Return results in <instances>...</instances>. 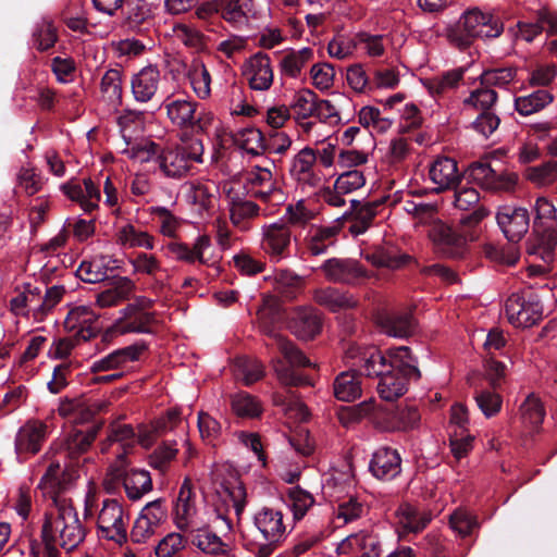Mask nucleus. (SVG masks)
<instances>
[{
  "instance_id": "nucleus-33",
  "label": "nucleus",
  "mask_w": 557,
  "mask_h": 557,
  "mask_svg": "<svg viewBox=\"0 0 557 557\" xmlns=\"http://www.w3.org/2000/svg\"><path fill=\"white\" fill-rule=\"evenodd\" d=\"M431 520L429 511L411 504H401L396 511V523L401 533H418Z\"/></svg>"
},
{
  "instance_id": "nucleus-54",
  "label": "nucleus",
  "mask_w": 557,
  "mask_h": 557,
  "mask_svg": "<svg viewBox=\"0 0 557 557\" xmlns=\"http://www.w3.org/2000/svg\"><path fill=\"white\" fill-rule=\"evenodd\" d=\"M534 228L537 231H548L554 227L557 219V210L554 203L546 197H537L534 206Z\"/></svg>"
},
{
  "instance_id": "nucleus-19",
  "label": "nucleus",
  "mask_w": 557,
  "mask_h": 557,
  "mask_svg": "<svg viewBox=\"0 0 557 557\" xmlns=\"http://www.w3.org/2000/svg\"><path fill=\"white\" fill-rule=\"evenodd\" d=\"M243 75L252 90H269L274 79L270 57L262 52L252 54L243 64Z\"/></svg>"
},
{
  "instance_id": "nucleus-39",
  "label": "nucleus",
  "mask_w": 557,
  "mask_h": 557,
  "mask_svg": "<svg viewBox=\"0 0 557 557\" xmlns=\"http://www.w3.org/2000/svg\"><path fill=\"white\" fill-rule=\"evenodd\" d=\"M185 76L199 100H207L211 96V74L206 64L198 59L188 65Z\"/></svg>"
},
{
  "instance_id": "nucleus-40",
  "label": "nucleus",
  "mask_w": 557,
  "mask_h": 557,
  "mask_svg": "<svg viewBox=\"0 0 557 557\" xmlns=\"http://www.w3.org/2000/svg\"><path fill=\"white\" fill-rule=\"evenodd\" d=\"M270 342L269 348L277 349L289 363L290 367H311L310 360L286 337L275 331L264 330Z\"/></svg>"
},
{
  "instance_id": "nucleus-28",
  "label": "nucleus",
  "mask_w": 557,
  "mask_h": 557,
  "mask_svg": "<svg viewBox=\"0 0 557 557\" xmlns=\"http://www.w3.org/2000/svg\"><path fill=\"white\" fill-rule=\"evenodd\" d=\"M191 534V543L203 554L207 555H226L231 550V545L225 535L220 536L208 527V520L202 522L198 529L188 532Z\"/></svg>"
},
{
  "instance_id": "nucleus-8",
  "label": "nucleus",
  "mask_w": 557,
  "mask_h": 557,
  "mask_svg": "<svg viewBox=\"0 0 557 557\" xmlns=\"http://www.w3.org/2000/svg\"><path fill=\"white\" fill-rule=\"evenodd\" d=\"M271 168L255 165L246 173V188L248 193L271 206H278L284 202L285 196L275 178Z\"/></svg>"
},
{
  "instance_id": "nucleus-46",
  "label": "nucleus",
  "mask_w": 557,
  "mask_h": 557,
  "mask_svg": "<svg viewBox=\"0 0 557 557\" xmlns=\"http://www.w3.org/2000/svg\"><path fill=\"white\" fill-rule=\"evenodd\" d=\"M125 147L121 150L128 159L139 163H146L156 160L159 153V146L149 139H135L127 137L124 140Z\"/></svg>"
},
{
  "instance_id": "nucleus-50",
  "label": "nucleus",
  "mask_w": 557,
  "mask_h": 557,
  "mask_svg": "<svg viewBox=\"0 0 557 557\" xmlns=\"http://www.w3.org/2000/svg\"><path fill=\"white\" fill-rule=\"evenodd\" d=\"M102 409V403L97 399H78L60 408L62 414L71 413L75 423H85Z\"/></svg>"
},
{
  "instance_id": "nucleus-55",
  "label": "nucleus",
  "mask_w": 557,
  "mask_h": 557,
  "mask_svg": "<svg viewBox=\"0 0 557 557\" xmlns=\"http://www.w3.org/2000/svg\"><path fill=\"white\" fill-rule=\"evenodd\" d=\"M234 374L245 385H251L264 375V367L257 359L239 357L234 363Z\"/></svg>"
},
{
  "instance_id": "nucleus-43",
  "label": "nucleus",
  "mask_w": 557,
  "mask_h": 557,
  "mask_svg": "<svg viewBox=\"0 0 557 557\" xmlns=\"http://www.w3.org/2000/svg\"><path fill=\"white\" fill-rule=\"evenodd\" d=\"M333 392L341 401H354L361 396V381L354 370L344 371L335 377Z\"/></svg>"
},
{
  "instance_id": "nucleus-56",
  "label": "nucleus",
  "mask_w": 557,
  "mask_h": 557,
  "mask_svg": "<svg viewBox=\"0 0 557 557\" xmlns=\"http://www.w3.org/2000/svg\"><path fill=\"white\" fill-rule=\"evenodd\" d=\"M383 411L384 409L376 407L374 399L371 398L343 411L339 420L346 426L362 419H369L374 424V418Z\"/></svg>"
},
{
  "instance_id": "nucleus-21",
  "label": "nucleus",
  "mask_w": 557,
  "mask_h": 557,
  "mask_svg": "<svg viewBox=\"0 0 557 557\" xmlns=\"http://www.w3.org/2000/svg\"><path fill=\"white\" fill-rule=\"evenodd\" d=\"M460 177L457 162L453 158L441 156L429 164L428 180L436 193L455 189Z\"/></svg>"
},
{
  "instance_id": "nucleus-60",
  "label": "nucleus",
  "mask_w": 557,
  "mask_h": 557,
  "mask_svg": "<svg viewBox=\"0 0 557 557\" xmlns=\"http://www.w3.org/2000/svg\"><path fill=\"white\" fill-rule=\"evenodd\" d=\"M317 100V94L308 88L296 91L290 102V109L296 119L307 121L310 116H313Z\"/></svg>"
},
{
  "instance_id": "nucleus-37",
  "label": "nucleus",
  "mask_w": 557,
  "mask_h": 557,
  "mask_svg": "<svg viewBox=\"0 0 557 557\" xmlns=\"http://www.w3.org/2000/svg\"><path fill=\"white\" fill-rule=\"evenodd\" d=\"M115 242L124 249L144 248L150 250L154 247V238L148 232L131 223L117 226Z\"/></svg>"
},
{
  "instance_id": "nucleus-34",
  "label": "nucleus",
  "mask_w": 557,
  "mask_h": 557,
  "mask_svg": "<svg viewBox=\"0 0 557 557\" xmlns=\"http://www.w3.org/2000/svg\"><path fill=\"white\" fill-rule=\"evenodd\" d=\"M215 194L216 188L212 183L193 181L184 185L185 200L200 214L213 207Z\"/></svg>"
},
{
  "instance_id": "nucleus-45",
  "label": "nucleus",
  "mask_w": 557,
  "mask_h": 557,
  "mask_svg": "<svg viewBox=\"0 0 557 557\" xmlns=\"http://www.w3.org/2000/svg\"><path fill=\"white\" fill-rule=\"evenodd\" d=\"M134 283L122 277L117 280L110 288L99 293L96 298V304L100 308H109L119 305L120 302L128 299L134 293Z\"/></svg>"
},
{
  "instance_id": "nucleus-17",
  "label": "nucleus",
  "mask_w": 557,
  "mask_h": 557,
  "mask_svg": "<svg viewBox=\"0 0 557 557\" xmlns=\"http://www.w3.org/2000/svg\"><path fill=\"white\" fill-rule=\"evenodd\" d=\"M469 178L482 188L493 191H510L517 184L515 173H497L488 163L475 162L468 170Z\"/></svg>"
},
{
  "instance_id": "nucleus-25",
  "label": "nucleus",
  "mask_w": 557,
  "mask_h": 557,
  "mask_svg": "<svg viewBox=\"0 0 557 557\" xmlns=\"http://www.w3.org/2000/svg\"><path fill=\"white\" fill-rule=\"evenodd\" d=\"M369 469L380 480H393L401 472L400 455L396 449L381 447L374 451Z\"/></svg>"
},
{
  "instance_id": "nucleus-23",
  "label": "nucleus",
  "mask_w": 557,
  "mask_h": 557,
  "mask_svg": "<svg viewBox=\"0 0 557 557\" xmlns=\"http://www.w3.org/2000/svg\"><path fill=\"white\" fill-rule=\"evenodd\" d=\"M317 153L310 147L301 149L293 159L290 175L301 185L318 187L322 182V174L315 168Z\"/></svg>"
},
{
  "instance_id": "nucleus-6",
  "label": "nucleus",
  "mask_w": 557,
  "mask_h": 557,
  "mask_svg": "<svg viewBox=\"0 0 557 557\" xmlns=\"http://www.w3.org/2000/svg\"><path fill=\"white\" fill-rule=\"evenodd\" d=\"M198 504L197 494L193 491L191 484L185 480L178 491L173 506V522L175 527L185 533L198 529L207 519L206 512Z\"/></svg>"
},
{
  "instance_id": "nucleus-27",
  "label": "nucleus",
  "mask_w": 557,
  "mask_h": 557,
  "mask_svg": "<svg viewBox=\"0 0 557 557\" xmlns=\"http://www.w3.org/2000/svg\"><path fill=\"white\" fill-rule=\"evenodd\" d=\"M11 310L16 315H33L35 319L42 317L41 287L26 283L22 290L11 301Z\"/></svg>"
},
{
  "instance_id": "nucleus-59",
  "label": "nucleus",
  "mask_w": 557,
  "mask_h": 557,
  "mask_svg": "<svg viewBox=\"0 0 557 557\" xmlns=\"http://www.w3.org/2000/svg\"><path fill=\"white\" fill-rule=\"evenodd\" d=\"M497 92L487 86L473 89L462 103L466 109L478 110L481 113L491 112V109L497 101Z\"/></svg>"
},
{
  "instance_id": "nucleus-13",
  "label": "nucleus",
  "mask_w": 557,
  "mask_h": 557,
  "mask_svg": "<svg viewBox=\"0 0 557 557\" xmlns=\"http://www.w3.org/2000/svg\"><path fill=\"white\" fill-rule=\"evenodd\" d=\"M508 321L517 327H530L543 317V306L535 295L528 298L519 294L509 296L505 304Z\"/></svg>"
},
{
  "instance_id": "nucleus-1",
  "label": "nucleus",
  "mask_w": 557,
  "mask_h": 557,
  "mask_svg": "<svg viewBox=\"0 0 557 557\" xmlns=\"http://www.w3.org/2000/svg\"><path fill=\"white\" fill-rule=\"evenodd\" d=\"M351 367L367 376L379 377L377 393L386 401H393L407 392L409 380H418L420 371L407 346L389 348L383 354L370 348L361 350L351 346L346 352Z\"/></svg>"
},
{
  "instance_id": "nucleus-12",
  "label": "nucleus",
  "mask_w": 557,
  "mask_h": 557,
  "mask_svg": "<svg viewBox=\"0 0 557 557\" xmlns=\"http://www.w3.org/2000/svg\"><path fill=\"white\" fill-rule=\"evenodd\" d=\"M351 486L352 480L350 475L343 474L339 476H332L323 485L324 493L338 500L335 517L338 520H343V523H348L358 519L363 511L361 503L352 496H348L347 499H341L342 494L348 493Z\"/></svg>"
},
{
  "instance_id": "nucleus-44",
  "label": "nucleus",
  "mask_w": 557,
  "mask_h": 557,
  "mask_svg": "<svg viewBox=\"0 0 557 557\" xmlns=\"http://www.w3.org/2000/svg\"><path fill=\"white\" fill-rule=\"evenodd\" d=\"M317 304L332 310L338 311L346 308H352L357 300L349 294L335 287H325L317 289L313 294Z\"/></svg>"
},
{
  "instance_id": "nucleus-64",
  "label": "nucleus",
  "mask_w": 557,
  "mask_h": 557,
  "mask_svg": "<svg viewBox=\"0 0 557 557\" xmlns=\"http://www.w3.org/2000/svg\"><path fill=\"white\" fill-rule=\"evenodd\" d=\"M377 203L368 202L356 210L349 226L350 233L355 236L363 234L371 226L374 218L377 214Z\"/></svg>"
},
{
  "instance_id": "nucleus-52",
  "label": "nucleus",
  "mask_w": 557,
  "mask_h": 557,
  "mask_svg": "<svg viewBox=\"0 0 557 557\" xmlns=\"http://www.w3.org/2000/svg\"><path fill=\"white\" fill-rule=\"evenodd\" d=\"M521 421L529 432L536 431L542 424L545 410L537 397L529 395L520 407Z\"/></svg>"
},
{
  "instance_id": "nucleus-36",
  "label": "nucleus",
  "mask_w": 557,
  "mask_h": 557,
  "mask_svg": "<svg viewBox=\"0 0 557 557\" xmlns=\"http://www.w3.org/2000/svg\"><path fill=\"white\" fill-rule=\"evenodd\" d=\"M215 10H221L222 17L236 27H242L256 17L253 0H224Z\"/></svg>"
},
{
  "instance_id": "nucleus-10",
  "label": "nucleus",
  "mask_w": 557,
  "mask_h": 557,
  "mask_svg": "<svg viewBox=\"0 0 557 557\" xmlns=\"http://www.w3.org/2000/svg\"><path fill=\"white\" fill-rule=\"evenodd\" d=\"M128 516L115 499H107L98 515L97 527L101 539L122 545L127 541Z\"/></svg>"
},
{
  "instance_id": "nucleus-31",
  "label": "nucleus",
  "mask_w": 557,
  "mask_h": 557,
  "mask_svg": "<svg viewBox=\"0 0 557 557\" xmlns=\"http://www.w3.org/2000/svg\"><path fill=\"white\" fill-rule=\"evenodd\" d=\"M467 72L463 66L447 70L433 77L422 79V85L433 98H441L456 90Z\"/></svg>"
},
{
  "instance_id": "nucleus-38",
  "label": "nucleus",
  "mask_w": 557,
  "mask_h": 557,
  "mask_svg": "<svg viewBox=\"0 0 557 557\" xmlns=\"http://www.w3.org/2000/svg\"><path fill=\"white\" fill-rule=\"evenodd\" d=\"M289 326L299 338L311 339L321 330V319L314 309L300 308L292 317Z\"/></svg>"
},
{
  "instance_id": "nucleus-16",
  "label": "nucleus",
  "mask_w": 557,
  "mask_h": 557,
  "mask_svg": "<svg viewBox=\"0 0 557 557\" xmlns=\"http://www.w3.org/2000/svg\"><path fill=\"white\" fill-rule=\"evenodd\" d=\"M320 269L324 277L337 284L357 285L367 276V271L354 259L330 258Z\"/></svg>"
},
{
  "instance_id": "nucleus-58",
  "label": "nucleus",
  "mask_w": 557,
  "mask_h": 557,
  "mask_svg": "<svg viewBox=\"0 0 557 557\" xmlns=\"http://www.w3.org/2000/svg\"><path fill=\"white\" fill-rule=\"evenodd\" d=\"M172 37L174 41L196 51H200L206 47L205 35L198 28L191 25H174L172 28Z\"/></svg>"
},
{
  "instance_id": "nucleus-57",
  "label": "nucleus",
  "mask_w": 557,
  "mask_h": 557,
  "mask_svg": "<svg viewBox=\"0 0 557 557\" xmlns=\"http://www.w3.org/2000/svg\"><path fill=\"white\" fill-rule=\"evenodd\" d=\"M231 406L234 413L242 418L253 419L260 417L262 413L260 400L246 392H239L233 395Z\"/></svg>"
},
{
  "instance_id": "nucleus-14",
  "label": "nucleus",
  "mask_w": 557,
  "mask_h": 557,
  "mask_svg": "<svg viewBox=\"0 0 557 557\" xmlns=\"http://www.w3.org/2000/svg\"><path fill=\"white\" fill-rule=\"evenodd\" d=\"M354 113L352 99L343 92H334L330 98L318 97L313 116L322 123L336 126L349 122Z\"/></svg>"
},
{
  "instance_id": "nucleus-15",
  "label": "nucleus",
  "mask_w": 557,
  "mask_h": 557,
  "mask_svg": "<svg viewBox=\"0 0 557 557\" xmlns=\"http://www.w3.org/2000/svg\"><path fill=\"white\" fill-rule=\"evenodd\" d=\"M420 413L414 406H397L376 414L374 425L384 432H407L418 426Z\"/></svg>"
},
{
  "instance_id": "nucleus-63",
  "label": "nucleus",
  "mask_w": 557,
  "mask_h": 557,
  "mask_svg": "<svg viewBox=\"0 0 557 557\" xmlns=\"http://www.w3.org/2000/svg\"><path fill=\"white\" fill-rule=\"evenodd\" d=\"M414 322L411 313L395 314L385 320L383 331L388 336L407 337L413 331Z\"/></svg>"
},
{
  "instance_id": "nucleus-18",
  "label": "nucleus",
  "mask_w": 557,
  "mask_h": 557,
  "mask_svg": "<svg viewBox=\"0 0 557 557\" xmlns=\"http://www.w3.org/2000/svg\"><path fill=\"white\" fill-rule=\"evenodd\" d=\"M341 230L338 220L330 224H310L302 237L306 251L310 256L326 253L336 244Z\"/></svg>"
},
{
  "instance_id": "nucleus-51",
  "label": "nucleus",
  "mask_w": 557,
  "mask_h": 557,
  "mask_svg": "<svg viewBox=\"0 0 557 557\" xmlns=\"http://www.w3.org/2000/svg\"><path fill=\"white\" fill-rule=\"evenodd\" d=\"M97 426H89L87 430H72L65 435V448L71 456L85 453L96 440Z\"/></svg>"
},
{
  "instance_id": "nucleus-2",
  "label": "nucleus",
  "mask_w": 557,
  "mask_h": 557,
  "mask_svg": "<svg viewBox=\"0 0 557 557\" xmlns=\"http://www.w3.org/2000/svg\"><path fill=\"white\" fill-rule=\"evenodd\" d=\"M54 507L45 513L41 536L49 557H58V547L71 552L85 539L86 531L75 509L54 499Z\"/></svg>"
},
{
  "instance_id": "nucleus-7",
  "label": "nucleus",
  "mask_w": 557,
  "mask_h": 557,
  "mask_svg": "<svg viewBox=\"0 0 557 557\" xmlns=\"http://www.w3.org/2000/svg\"><path fill=\"white\" fill-rule=\"evenodd\" d=\"M297 243L286 220L277 219L261 226L260 248L271 261L280 262L290 256L293 243Z\"/></svg>"
},
{
  "instance_id": "nucleus-32",
  "label": "nucleus",
  "mask_w": 557,
  "mask_h": 557,
  "mask_svg": "<svg viewBox=\"0 0 557 557\" xmlns=\"http://www.w3.org/2000/svg\"><path fill=\"white\" fill-rule=\"evenodd\" d=\"M98 314L89 305H75L65 318V327L83 339H88L95 334L91 325L97 321Z\"/></svg>"
},
{
  "instance_id": "nucleus-26",
  "label": "nucleus",
  "mask_w": 557,
  "mask_h": 557,
  "mask_svg": "<svg viewBox=\"0 0 557 557\" xmlns=\"http://www.w3.org/2000/svg\"><path fill=\"white\" fill-rule=\"evenodd\" d=\"M434 243L447 256L459 258L463 255L468 236L446 224L434 225L431 234Z\"/></svg>"
},
{
  "instance_id": "nucleus-42",
  "label": "nucleus",
  "mask_w": 557,
  "mask_h": 557,
  "mask_svg": "<svg viewBox=\"0 0 557 557\" xmlns=\"http://www.w3.org/2000/svg\"><path fill=\"white\" fill-rule=\"evenodd\" d=\"M318 215V210L308 201L300 199L294 203H289L285 208V213L281 220H286V224L292 228L300 227L307 231L310 224Z\"/></svg>"
},
{
  "instance_id": "nucleus-29",
  "label": "nucleus",
  "mask_w": 557,
  "mask_h": 557,
  "mask_svg": "<svg viewBox=\"0 0 557 557\" xmlns=\"http://www.w3.org/2000/svg\"><path fill=\"white\" fill-rule=\"evenodd\" d=\"M161 73L154 65L143 67L133 75L131 81L132 94L138 102L150 101L158 91Z\"/></svg>"
},
{
  "instance_id": "nucleus-24",
  "label": "nucleus",
  "mask_w": 557,
  "mask_h": 557,
  "mask_svg": "<svg viewBox=\"0 0 557 557\" xmlns=\"http://www.w3.org/2000/svg\"><path fill=\"white\" fill-rule=\"evenodd\" d=\"M497 223L510 242H518L528 232L529 212L524 208L503 207L496 215Z\"/></svg>"
},
{
  "instance_id": "nucleus-49",
  "label": "nucleus",
  "mask_w": 557,
  "mask_h": 557,
  "mask_svg": "<svg viewBox=\"0 0 557 557\" xmlns=\"http://www.w3.org/2000/svg\"><path fill=\"white\" fill-rule=\"evenodd\" d=\"M553 100L554 97L549 91L539 89L530 95L517 97L515 99V109L519 114L528 116L543 110Z\"/></svg>"
},
{
  "instance_id": "nucleus-9",
  "label": "nucleus",
  "mask_w": 557,
  "mask_h": 557,
  "mask_svg": "<svg viewBox=\"0 0 557 557\" xmlns=\"http://www.w3.org/2000/svg\"><path fill=\"white\" fill-rule=\"evenodd\" d=\"M168 250L176 260L190 264L198 262L214 269L219 268L222 259V256L212 247L211 238L207 234H199L191 246L181 242L170 243Z\"/></svg>"
},
{
  "instance_id": "nucleus-5",
  "label": "nucleus",
  "mask_w": 557,
  "mask_h": 557,
  "mask_svg": "<svg viewBox=\"0 0 557 557\" xmlns=\"http://www.w3.org/2000/svg\"><path fill=\"white\" fill-rule=\"evenodd\" d=\"M491 15L479 9L466 11L457 24L448 28L447 36L459 48L467 47L473 37H497L500 28L490 25Z\"/></svg>"
},
{
  "instance_id": "nucleus-4",
  "label": "nucleus",
  "mask_w": 557,
  "mask_h": 557,
  "mask_svg": "<svg viewBox=\"0 0 557 557\" xmlns=\"http://www.w3.org/2000/svg\"><path fill=\"white\" fill-rule=\"evenodd\" d=\"M163 108L171 124L182 132L203 133L213 121V113L206 109L199 110V103L190 96L168 97Z\"/></svg>"
},
{
  "instance_id": "nucleus-20",
  "label": "nucleus",
  "mask_w": 557,
  "mask_h": 557,
  "mask_svg": "<svg viewBox=\"0 0 557 557\" xmlns=\"http://www.w3.org/2000/svg\"><path fill=\"white\" fill-rule=\"evenodd\" d=\"M253 527L263 540L283 542L287 536V524L281 510L272 507H261L252 516Z\"/></svg>"
},
{
  "instance_id": "nucleus-35",
  "label": "nucleus",
  "mask_w": 557,
  "mask_h": 557,
  "mask_svg": "<svg viewBox=\"0 0 557 557\" xmlns=\"http://www.w3.org/2000/svg\"><path fill=\"white\" fill-rule=\"evenodd\" d=\"M122 481L126 496L131 500H139L152 491L150 472L145 469H129L117 474Z\"/></svg>"
},
{
  "instance_id": "nucleus-11",
  "label": "nucleus",
  "mask_w": 557,
  "mask_h": 557,
  "mask_svg": "<svg viewBox=\"0 0 557 557\" xmlns=\"http://www.w3.org/2000/svg\"><path fill=\"white\" fill-rule=\"evenodd\" d=\"M152 300L139 297L120 312V317L112 325V331L117 334L149 333L154 315L147 311Z\"/></svg>"
},
{
  "instance_id": "nucleus-30",
  "label": "nucleus",
  "mask_w": 557,
  "mask_h": 557,
  "mask_svg": "<svg viewBox=\"0 0 557 557\" xmlns=\"http://www.w3.org/2000/svg\"><path fill=\"white\" fill-rule=\"evenodd\" d=\"M62 189L86 213H91L99 207L101 194L90 178H85L83 183H66L62 185Z\"/></svg>"
},
{
  "instance_id": "nucleus-62",
  "label": "nucleus",
  "mask_w": 557,
  "mask_h": 557,
  "mask_svg": "<svg viewBox=\"0 0 557 557\" xmlns=\"http://www.w3.org/2000/svg\"><path fill=\"white\" fill-rule=\"evenodd\" d=\"M238 143L243 150L252 156H259L267 149L263 134L256 127L243 128L238 133Z\"/></svg>"
},
{
  "instance_id": "nucleus-61",
  "label": "nucleus",
  "mask_w": 557,
  "mask_h": 557,
  "mask_svg": "<svg viewBox=\"0 0 557 557\" xmlns=\"http://www.w3.org/2000/svg\"><path fill=\"white\" fill-rule=\"evenodd\" d=\"M312 57L313 50L308 47L289 52L281 60L282 72L289 77H297Z\"/></svg>"
},
{
  "instance_id": "nucleus-48",
  "label": "nucleus",
  "mask_w": 557,
  "mask_h": 557,
  "mask_svg": "<svg viewBox=\"0 0 557 557\" xmlns=\"http://www.w3.org/2000/svg\"><path fill=\"white\" fill-rule=\"evenodd\" d=\"M101 97L111 108H116L122 103V76L117 70H108L100 83Z\"/></svg>"
},
{
  "instance_id": "nucleus-41",
  "label": "nucleus",
  "mask_w": 557,
  "mask_h": 557,
  "mask_svg": "<svg viewBox=\"0 0 557 557\" xmlns=\"http://www.w3.org/2000/svg\"><path fill=\"white\" fill-rule=\"evenodd\" d=\"M141 349L136 345L116 349L96 360L91 364L92 372L119 369L138 359Z\"/></svg>"
},
{
  "instance_id": "nucleus-3",
  "label": "nucleus",
  "mask_w": 557,
  "mask_h": 557,
  "mask_svg": "<svg viewBox=\"0 0 557 557\" xmlns=\"http://www.w3.org/2000/svg\"><path fill=\"white\" fill-rule=\"evenodd\" d=\"M180 141L178 145L160 149L156 158L159 171L168 178H183L190 172L194 163L203 162L205 148L201 139L183 133Z\"/></svg>"
},
{
  "instance_id": "nucleus-47",
  "label": "nucleus",
  "mask_w": 557,
  "mask_h": 557,
  "mask_svg": "<svg viewBox=\"0 0 557 557\" xmlns=\"http://www.w3.org/2000/svg\"><path fill=\"white\" fill-rule=\"evenodd\" d=\"M520 36L525 41H532L542 30L546 29L549 34L557 32V17L547 9L539 11V20L535 23H518Z\"/></svg>"
},
{
  "instance_id": "nucleus-22",
  "label": "nucleus",
  "mask_w": 557,
  "mask_h": 557,
  "mask_svg": "<svg viewBox=\"0 0 557 557\" xmlns=\"http://www.w3.org/2000/svg\"><path fill=\"white\" fill-rule=\"evenodd\" d=\"M47 425L39 420H30L18 430L15 437V453L22 461L27 455L37 454L47 437Z\"/></svg>"
},
{
  "instance_id": "nucleus-53",
  "label": "nucleus",
  "mask_w": 557,
  "mask_h": 557,
  "mask_svg": "<svg viewBox=\"0 0 557 557\" xmlns=\"http://www.w3.org/2000/svg\"><path fill=\"white\" fill-rule=\"evenodd\" d=\"M76 274L84 282L99 283L108 276V260L103 256L84 260L77 268Z\"/></svg>"
}]
</instances>
